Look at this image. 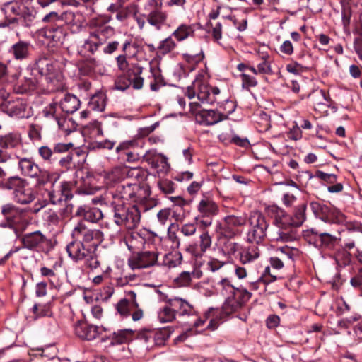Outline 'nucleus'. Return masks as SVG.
<instances>
[{
    "mask_svg": "<svg viewBox=\"0 0 362 362\" xmlns=\"http://www.w3.org/2000/svg\"><path fill=\"white\" fill-rule=\"evenodd\" d=\"M132 47V43L129 40H126L122 45V52L124 54L119 55L117 58V64L119 68H123L128 66L127 57L129 54V49Z\"/></svg>",
    "mask_w": 362,
    "mask_h": 362,
    "instance_id": "obj_49",
    "label": "nucleus"
},
{
    "mask_svg": "<svg viewBox=\"0 0 362 362\" xmlns=\"http://www.w3.org/2000/svg\"><path fill=\"white\" fill-rule=\"evenodd\" d=\"M127 298L130 301V303L133 307H136V310H134L132 314V318L133 321H138L141 320L144 316V312L141 308H139V304L136 301V294L133 291H129L126 293Z\"/></svg>",
    "mask_w": 362,
    "mask_h": 362,
    "instance_id": "obj_41",
    "label": "nucleus"
},
{
    "mask_svg": "<svg viewBox=\"0 0 362 362\" xmlns=\"http://www.w3.org/2000/svg\"><path fill=\"white\" fill-rule=\"evenodd\" d=\"M125 172L126 166H117L112 169L108 177L112 181H119L126 177Z\"/></svg>",
    "mask_w": 362,
    "mask_h": 362,
    "instance_id": "obj_52",
    "label": "nucleus"
},
{
    "mask_svg": "<svg viewBox=\"0 0 362 362\" xmlns=\"http://www.w3.org/2000/svg\"><path fill=\"white\" fill-rule=\"evenodd\" d=\"M206 69H202L200 74L194 81V86H197V98L203 104L212 105L218 101L220 95V89L218 87L209 86L205 81Z\"/></svg>",
    "mask_w": 362,
    "mask_h": 362,
    "instance_id": "obj_11",
    "label": "nucleus"
},
{
    "mask_svg": "<svg viewBox=\"0 0 362 362\" xmlns=\"http://www.w3.org/2000/svg\"><path fill=\"white\" fill-rule=\"evenodd\" d=\"M103 330V328L89 325L86 322L78 321L74 325V332L79 338L86 340L95 339Z\"/></svg>",
    "mask_w": 362,
    "mask_h": 362,
    "instance_id": "obj_19",
    "label": "nucleus"
},
{
    "mask_svg": "<svg viewBox=\"0 0 362 362\" xmlns=\"http://www.w3.org/2000/svg\"><path fill=\"white\" fill-rule=\"evenodd\" d=\"M39 35L45 37L49 41L52 46H57L62 44L65 39L66 33L61 26L55 28H45L39 31Z\"/></svg>",
    "mask_w": 362,
    "mask_h": 362,
    "instance_id": "obj_21",
    "label": "nucleus"
},
{
    "mask_svg": "<svg viewBox=\"0 0 362 362\" xmlns=\"http://www.w3.org/2000/svg\"><path fill=\"white\" fill-rule=\"evenodd\" d=\"M132 331L130 329H121L115 332L111 337V345L122 344L127 343L130 338Z\"/></svg>",
    "mask_w": 362,
    "mask_h": 362,
    "instance_id": "obj_40",
    "label": "nucleus"
},
{
    "mask_svg": "<svg viewBox=\"0 0 362 362\" xmlns=\"http://www.w3.org/2000/svg\"><path fill=\"white\" fill-rule=\"evenodd\" d=\"M240 245L239 243L231 241L228 239L223 245V250L230 255H234L240 250Z\"/></svg>",
    "mask_w": 362,
    "mask_h": 362,
    "instance_id": "obj_58",
    "label": "nucleus"
},
{
    "mask_svg": "<svg viewBox=\"0 0 362 362\" xmlns=\"http://www.w3.org/2000/svg\"><path fill=\"white\" fill-rule=\"evenodd\" d=\"M239 255L240 263L244 266H247L259 259L260 250L257 246L250 245L243 248Z\"/></svg>",
    "mask_w": 362,
    "mask_h": 362,
    "instance_id": "obj_27",
    "label": "nucleus"
},
{
    "mask_svg": "<svg viewBox=\"0 0 362 362\" xmlns=\"http://www.w3.org/2000/svg\"><path fill=\"white\" fill-rule=\"evenodd\" d=\"M197 53H186L183 54V58L185 59V61L192 66H198L199 64L202 62L204 58L202 49L200 47H197Z\"/></svg>",
    "mask_w": 362,
    "mask_h": 362,
    "instance_id": "obj_48",
    "label": "nucleus"
},
{
    "mask_svg": "<svg viewBox=\"0 0 362 362\" xmlns=\"http://www.w3.org/2000/svg\"><path fill=\"white\" fill-rule=\"evenodd\" d=\"M75 216H83L85 220L90 223H97L103 217L102 211L98 208H87L86 206L78 207Z\"/></svg>",
    "mask_w": 362,
    "mask_h": 362,
    "instance_id": "obj_26",
    "label": "nucleus"
},
{
    "mask_svg": "<svg viewBox=\"0 0 362 362\" xmlns=\"http://www.w3.org/2000/svg\"><path fill=\"white\" fill-rule=\"evenodd\" d=\"M37 151L40 157L45 163L53 164L58 160V158L55 156L53 148H51L48 146L39 147Z\"/></svg>",
    "mask_w": 362,
    "mask_h": 362,
    "instance_id": "obj_39",
    "label": "nucleus"
},
{
    "mask_svg": "<svg viewBox=\"0 0 362 362\" xmlns=\"http://www.w3.org/2000/svg\"><path fill=\"white\" fill-rule=\"evenodd\" d=\"M173 310L175 316H193L195 314L194 307L185 299L180 298H170L167 300Z\"/></svg>",
    "mask_w": 362,
    "mask_h": 362,
    "instance_id": "obj_24",
    "label": "nucleus"
},
{
    "mask_svg": "<svg viewBox=\"0 0 362 362\" xmlns=\"http://www.w3.org/2000/svg\"><path fill=\"white\" fill-rule=\"evenodd\" d=\"M197 211L200 216H215L219 212V207L216 202L210 196L203 195L199 202Z\"/></svg>",
    "mask_w": 362,
    "mask_h": 362,
    "instance_id": "obj_22",
    "label": "nucleus"
},
{
    "mask_svg": "<svg viewBox=\"0 0 362 362\" xmlns=\"http://www.w3.org/2000/svg\"><path fill=\"white\" fill-rule=\"evenodd\" d=\"M71 235L72 241L66 247L69 256L76 262L83 261L86 267L90 270L98 269L101 260L97 251L104 240L103 231L80 221L75 226Z\"/></svg>",
    "mask_w": 362,
    "mask_h": 362,
    "instance_id": "obj_1",
    "label": "nucleus"
},
{
    "mask_svg": "<svg viewBox=\"0 0 362 362\" xmlns=\"http://www.w3.org/2000/svg\"><path fill=\"white\" fill-rule=\"evenodd\" d=\"M245 215L229 214L226 216L222 222L217 224L216 231L220 236L231 239L240 233L239 228L245 226L247 223Z\"/></svg>",
    "mask_w": 362,
    "mask_h": 362,
    "instance_id": "obj_8",
    "label": "nucleus"
},
{
    "mask_svg": "<svg viewBox=\"0 0 362 362\" xmlns=\"http://www.w3.org/2000/svg\"><path fill=\"white\" fill-rule=\"evenodd\" d=\"M154 336V346H163L170 337V331L168 327L153 329Z\"/></svg>",
    "mask_w": 362,
    "mask_h": 362,
    "instance_id": "obj_45",
    "label": "nucleus"
},
{
    "mask_svg": "<svg viewBox=\"0 0 362 362\" xmlns=\"http://www.w3.org/2000/svg\"><path fill=\"white\" fill-rule=\"evenodd\" d=\"M159 189L165 194H173L175 191V184L170 180H163L158 183Z\"/></svg>",
    "mask_w": 362,
    "mask_h": 362,
    "instance_id": "obj_56",
    "label": "nucleus"
},
{
    "mask_svg": "<svg viewBox=\"0 0 362 362\" xmlns=\"http://www.w3.org/2000/svg\"><path fill=\"white\" fill-rule=\"evenodd\" d=\"M306 209L305 203L300 204L295 207L293 214L288 216L283 209L272 206L271 212L274 215V223L276 228L269 232V240L282 243L292 240L293 235L289 231V227H299L304 223Z\"/></svg>",
    "mask_w": 362,
    "mask_h": 362,
    "instance_id": "obj_2",
    "label": "nucleus"
},
{
    "mask_svg": "<svg viewBox=\"0 0 362 362\" xmlns=\"http://www.w3.org/2000/svg\"><path fill=\"white\" fill-rule=\"evenodd\" d=\"M240 76L243 88L249 89L250 87H254L257 85V81L253 76L247 74H242Z\"/></svg>",
    "mask_w": 362,
    "mask_h": 362,
    "instance_id": "obj_61",
    "label": "nucleus"
},
{
    "mask_svg": "<svg viewBox=\"0 0 362 362\" xmlns=\"http://www.w3.org/2000/svg\"><path fill=\"white\" fill-rule=\"evenodd\" d=\"M312 232L318 237L320 241L319 247L320 250L334 251L340 245L341 237L339 236L333 235L327 232H314L313 230Z\"/></svg>",
    "mask_w": 362,
    "mask_h": 362,
    "instance_id": "obj_23",
    "label": "nucleus"
},
{
    "mask_svg": "<svg viewBox=\"0 0 362 362\" xmlns=\"http://www.w3.org/2000/svg\"><path fill=\"white\" fill-rule=\"evenodd\" d=\"M40 274L42 276L47 277L49 281L52 284H54L57 279V274L54 272V271L46 267H42L40 268Z\"/></svg>",
    "mask_w": 362,
    "mask_h": 362,
    "instance_id": "obj_63",
    "label": "nucleus"
},
{
    "mask_svg": "<svg viewBox=\"0 0 362 362\" xmlns=\"http://www.w3.org/2000/svg\"><path fill=\"white\" fill-rule=\"evenodd\" d=\"M141 70L137 69V71H134V69H127L115 80V88L124 91L132 85L134 89H141L144 85V78L140 76Z\"/></svg>",
    "mask_w": 362,
    "mask_h": 362,
    "instance_id": "obj_14",
    "label": "nucleus"
},
{
    "mask_svg": "<svg viewBox=\"0 0 362 362\" xmlns=\"http://www.w3.org/2000/svg\"><path fill=\"white\" fill-rule=\"evenodd\" d=\"M144 142L142 141L131 140L121 143L116 148L119 159L134 163L141 158L145 159L146 153L143 150Z\"/></svg>",
    "mask_w": 362,
    "mask_h": 362,
    "instance_id": "obj_10",
    "label": "nucleus"
},
{
    "mask_svg": "<svg viewBox=\"0 0 362 362\" xmlns=\"http://www.w3.org/2000/svg\"><path fill=\"white\" fill-rule=\"evenodd\" d=\"M143 189L137 183H127L126 185H118L112 197L114 201L123 202L133 201L140 202L142 201L141 192Z\"/></svg>",
    "mask_w": 362,
    "mask_h": 362,
    "instance_id": "obj_13",
    "label": "nucleus"
},
{
    "mask_svg": "<svg viewBox=\"0 0 362 362\" xmlns=\"http://www.w3.org/2000/svg\"><path fill=\"white\" fill-rule=\"evenodd\" d=\"M158 319L162 323L170 322L175 319L173 310L168 303L166 302V305L158 311Z\"/></svg>",
    "mask_w": 362,
    "mask_h": 362,
    "instance_id": "obj_42",
    "label": "nucleus"
},
{
    "mask_svg": "<svg viewBox=\"0 0 362 362\" xmlns=\"http://www.w3.org/2000/svg\"><path fill=\"white\" fill-rule=\"evenodd\" d=\"M192 281L190 272H183L175 279V283L177 286H187Z\"/></svg>",
    "mask_w": 362,
    "mask_h": 362,
    "instance_id": "obj_57",
    "label": "nucleus"
},
{
    "mask_svg": "<svg viewBox=\"0 0 362 362\" xmlns=\"http://www.w3.org/2000/svg\"><path fill=\"white\" fill-rule=\"evenodd\" d=\"M168 14L162 8L150 11L146 15L147 22L159 30L166 23Z\"/></svg>",
    "mask_w": 362,
    "mask_h": 362,
    "instance_id": "obj_28",
    "label": "nucleus"
},
{
    "mask_svg": "<svg viewBox=\"0 0 362 362\" xmlns=\"http://www.w3.org/2000/svg\"><path fill=\"white\" fill-rule=\"evenodd\" d=\"M102 45L103 41L100 38V34L94 32L90 34L88 39L85 42L84 48L94 54Z\"/></svg>",
    "mask_w": 362,
    "mask_h": 362,
    "instance_id": "obj_36",
    "label": "nucleus"
},
{
    "mask_svg": "<svg viewBox=\"0 0 362 362\" xmlns=\"http://www.w3.org/2000/svg\"><path fill=\"white\" fill-rule=\"evenodd\" d=\"M310 102L314 105H325L329 106L326 103L329 102V97L327 95L325 90L322 89H316L308 95Z\"/></svg>",
    "mask_w": 362,
    "mask_h": 362,
    "instance_id": "obj_35",
    "label": "nucleus"
},
{
    "mask_svg": "<svg viewBox=\"0 0 362 362\" xmlns=\"http://www.w3.org/2000/svg\"><path fill=\"white\" fill-rule=\"evenodd\" d=\"M126 177L137 182L143 181L146 177V172L141 168L126 167Z\"/></svg>",
    "mask_w": 362,
    "mask_h": 362,
    "instance_id": "obj_47",
    "label": "nucleus"
},
{
    "mask_svg": "<svg viewBox=\"0 0 362 362\" xmlns=\"http://www.w3.org/2000/svg\"><path fill=\"white\" fill-rule=\"evenodd\" d=\"M194 35V30L192 25L182 24L172 33L171 36L175 37L177 41L180 42L189 37H193Z\"/></svg>",
    "mask_w": 362,
    "mask_h": 362,
    "instance_id": "obj_32",
    "label": "nucleus"
},
{
    "mask_svg": "<svg viewBox=\"0 0 362 362\" xmlns=\"http://www.w3.org/2000/svg\"><path fill=\"white\" fill-rule=\"evenodd\" d=\"M56 103H50L46 106L42 112L43 117L47 119H53L54 121H56V118L58 117L56 115Z\"/></svg>",
    "mask_w": 362,
    "mask_h": 362,
    "instance_id": "obj_59",
    "label": "nucleus"
},
{
    "mask_svg": "<svg viewBox=\"0 0 362 362\" xmlns=\"http://www.w3.org/2000/svg\"><path fill=\"white\" fill-rule=\"evenodd\" d=\"M315 177L329 185H332L337 182V175L333 173H326L321 170L316 171Z\"/></svg>",
    "mask_w": 362,
    "mask_h": 362,
    "instance_id": "obj_55",
    "label": "nucleus"
},
{
    "mask_svg": "<svg viewBox=\"0 0 362 362\" xmlns=\"http://www.w3.org/2000/svg\"><path fill=\"white\" fill-rule=\"evenodd\" d=\"M276 279V276L270 274L269 267H267L261 276L259 277L256 281L250 283V288L252 290H257L261 284L266 285L274 281Z\"/></svg>",
    "mask_w": 362,
    "mask_h": 362,
    "instance_id": "obj_34",
    "label": "nucleus"
},
{
    "mask_svg": "<svg viewBox=\"0 0 362 362\" xmlns=\"http://www.w3.org/2000/svg\"><path fill=\"white\" fill-rule=\"evenodd\" d=\"M114 223L130 230L138 227L141 221V211L146 208L141 204L129 205L124 202L113 201L111 203Z\"/></svg>",
    "mask_w": 362,
    "mask_h": 362,
    "instance_id": "obj_3",
    "label": "nucleus"
},
{
    "mask_svg": "<svg viewBox=\"0 0 362 362\" xmlns=\"http://www.w3.org/2000/svg\"><path fill=\"white\" fill-rule=\"evenodd\" d=\"M55 122H57L59 128L64 132L69 133L71 132V129L74 128V123L69 118L58 117L56 118Z\"/></svg>",
    "mask_w": 362,
    "mask_h": 362,
    "instance_id": "obj_53",
    "label": "nucleus"
},
{
    "mask_svg": "<svg viewBox=\"0 0 362 362\" xmlns=\"http://www.w3.org/2000/svg\"><path fill=\"white\" fill-rule=\"evenodd\" d=\"M25 109V104L21 99L18 98L8 107V112L11 116L22 117L24 116Z\"/></svg>",
    "mask_w": 362,
    "mask_h": 362,
    "instance_id": "obj_44",
    "label": "nucleus"
},
{
    "mask_svg": "<svg viewBox=\"0 0 362 362\" xmlns=\"http://www.w3.org/2000/svg\"><path fill=\"white\" fill-rule=\"evenodd\" d=\"M227 118V115L214 110H202L196 114V121L205 126L216 124Z\"/></svg>",
    "mask_w": 362,
    "mask_h": 362,
    "instance_id": "obj_20",
    "label": "nucleus"
},
{
    "mask_svg": "<svg viewBox=\"0 0 362 362\" xmlns=\"http://www.w3.org/2000/svg\"><path fill=\"white\" fill-rule=\"evenodd\" d=\"M51 174L49 171L42 170L40 168V172L37 173V176L31 177L32 178H35V187H41L46 185L50 180Z\"/></svg>",
    "mask_w": 362,
    "mask_h": 362,
    "instance_id": "obj_54",
    "label": "nucleus"
},
{
    "mask_svg": "<svg viewBox=\"0 0 362 362\" xmlns=\"http://www.w3.org/2000/svg\"><path fill=\"white\" fill-rule=\"evenodd\" d=\"M310 206L315 216L325 222L339 224L346 219L344 214L335 207H330L318 202H310Z\"/></svg>",
    "mask_w": 362,
    "mask_h": 362,
    "instance_id": "obj_12",
    "label": "nucleus"
},
{
    "mask_svg": "<svg viewBox=\"0 0 362 362\" xmlns=\"http://www.w3.org/2000/svg\"><path fill=\"white\" fill-rule=\"evenodd\" d=\"M106 105V96L103 92H98L93 95L89 102V106L93 110L103 111Z\"/></svg>",
    "mask_w": 362,
    "mask_h": 362,
    "instance_id": "obj_38",
    "label": "nucleus"
},
{
    "mask_svg": "<svg viewBox=\"0 0 362 362\" xmlns=\"http://www.w3.org/2000/svg\"><path fill=\"white\" fill-rule=\"evenodd\" d=\"M18 168L21 174L27 177H35L37 173L40 172V168L32 158L19 157Z\"/></svg>",
    "mask_w": 362,
    "mask_h": 362,
    "instance_id": "obj_25",
    "label": "nucleus"
},
{
    "mask_svg": "<svg viewBox=\"0 0 362 362\" xmlns=\"http://www.w3.org/2000/svg\"><path fill=\"white\" fill-rule=\"evenodd\" d=\"M20 146H21L20 134L11 132L0 136V147L2 148L11 149Z\"/></svg>",
    "mask_w": 362,
    "mask_h": 362,
    "instance_id": "obj_30",
    "label": "nucleus"
},
{
    "mask_svg": "<svg viewBox=\"0 0 362 362\" xmlns=\"http://www.w3.org/2000/svg\"><path fill=\"white\" fill-rule=\"evenodd\" d=\"M4 187L13 191V199L18 204H28L35 199L33 189L29 186L28 181L18 176L7 179Z\"/></svg>",
    "mask_w": 362,
    "mask_h": 362,
    "instance_id": "obj_7",
    "label": "nucleus"
},
{
    "mask_svg": "<svg viewBox=\"0 0 362 362\" xmlns=\"http://www.w3.org/2000/svg\"><path fill=\"white\" fill-rule=\"evenodd\" d=\"M241 307L242 303L235 296H228L222 306V310L224 314L228 315L236 312Z\"/></svg>",
    "mask_w": 362,
    "mask_h": 362,
    "instance_id": "obj_33",
    "label": "nucleus"
},
{
    "mask_svg": "<svg viewBox=\"0 0 362 362\" xmlns=\"http://www.w3.org/2000/svg\"><path fill=\"white\" fill-rule=\"evenodd\" d=\"M21 241L24 248L36 252L48 253L54 247L52 240L40 230L24 234Z\"/></svg>",
    "mask_w": 362,
    "mask_h": 362,
    "instance_id": "obj_9",
    "label": "nucleus"
},
{
    "mask_svg": "<svg viewBox=\"0 0 362 362\" xmlns=\"http://www.w3.org/2000/svg\"><path fill=\"white\" fill-rule=\"evenodd\" d=\"M157 252L144 251L133 255L128 259V265L132 269H141L156 265L158 262Z\"/></svg>",
    "mask_w": 362,
    "mask_h": 362,
    "instance_id": "obj_15",
    "label": "nucleus"
},
{
    "mask_svg": "<svg viewBox=\"0 0 362 362\" xmlns=\"http://www.w3.org/2000/svg\"><path fill=\"white\" fill-rule=\"evenodd\" d=\"M72 184L70 182L64 181L57 187H54L49 192L48 197L52 204H59L63 202H69L73 198L71 192Z\"/></svg>",
    "mask_w": 362,
    "mask_h": 362,
    "instance_id": "obj_16",
    "label": "nucleus"
},
{
    "mask_svg": "<svg viewBox=\"0 0 362 362\" xmlns=\"http://www.w3.org/2000/svg\"><path fill=\"white\" fill-rule=\"evenodd\" d=\"M116 309L121 316L126 317L132 315V313L136 310V307H133L127 298H122L117 303Z\"/></svg>",
    "mask_w": 362,
    "mask_h": 362,
    "instance_id": "obj_43",
    "label": "nucleus"
},
{
    "mask_svg": "<svg viewBox=\"0 0 362 362\" xmlns=\"http://www.w3.org/2000/svg\"><path fill=\"white\" fill-rule=\"evenodd\" d=\"M1 11L4 13V21L0 23L4 28L18 23V16L21 14V7L16 2H8L4 4Z\"/></svg>",
    "mask_w": 362,
    "mask_h": 362,
    "instance_id": "obj_18",
    "label": "nucleus"
},
{
    "mask_svg": "<svg viewBox=\"0 0 362 362\" xmlns=\"http://www.w3.org/2000/svg\"><path fill=\"white\" fill-rule=\"evenodd\" d=\"M176 47V43L173 40L172 36H169L160 41L157 47V54L165 55L171 52Z\"/></svg>",
    "mask_w": 362,
    "mask_h": 362,
    "instance_id": "obj_46",
    "label": "nucleus"
},
{
    "mask_svg": "<svg viewBox=\"0 0 362 362\" xmlns=\"http://www.w3.org/2000/svg\"><path fill=\"white\" fill-rule=\"evenodd\" d=\"M220 285L222 286L221 293L223 295L233 296L235 293L236 289L230 284L228 279H222Z\"/></svg>",
    "mask_w": 362,
    "mask_h": 362,
    "instance_id": "obj_62",
    "label": "nucleus"
},
{
    "mask_svg": "<svg viewBox=\"0 0 362 362\" xmlns=\"http://www.w3.org/2000/svg\"><path fill=\"white\" fill-rule=\"evenodd\" d=\"M30 43L19 41L11 47V52L16 59H25L29 53Z\"/></svg>",
    "mask_w": 362,
    "mask_h": 362,
    "instance_id": "obj_31",
    "label": "nucleus"
},
{
    "mask_svg": "<svg viewBox=\"0 0 362 362\" xmlns=\"http://www.w3.org/2000/svg\"><path fill=\"white\" fill-rule=\"evenodd\" d=\"M182 255L180 252H169L165 255L162 264L169 268H174L181 264Z\"/></svg>",
    "mask_w": 362,
    "mask_h": 362,
    "instance_id": "obj_37",
    "label": "nucleus"
},
{
    "mask_svg": "<svg viewBox=\"0 0 362 362\" xmlns=\"http://www.w3.org/2000/svg\"><path fill=\"white\" fill-rule=\"evenodd\" d=\"M248 230L246 240L247 243L261 244L268 238L269 239V230H267L269 223L264 215L260 211H256L250 213L248 218Z\"/></svg>",
    "mask_w": 362,
    "mask_h": 362,
    "instance_id": "obj_6",
    "label": "nucleus"
},
{
    "mask_svg": "<svg viewBox=\"0 0 362 362\" xmlns=\"http://www.w3.org/2000/svg\"><path fill=\"white\" fill-rule=\"evenodd\" d=\"M153 335V329H144L140 332L139 339L147 344V348H153L154 346Z\"/></svg>",
    "mask_w": 362,
    "mask_h": 362,
    "instance_id": "obj_51",
    "label": "nucleus"
},
{
    "mask_svg": "<svg viewBox=\"0 0 362 362\" xmlns=\"http://www.w3.org/2000/svg\"><path fill=\"white\" fill-rule=\"evenodd\" d=\"M198 243L189 244L186 248L187 252L190 253L195 258H200L211 247L212 238L209 232L206 230L199 235Z\"/></svg>",
    "mask_w": 362,
    "mask_h": 362,
    "instance_id": "obj_17",
    "label": "nucleus"
},
{
    "mask_svg": "<svg viewBox=\"0 0 362 362\" xmlns=\"http://www.w3.org/2000/svg\"><path fill=\"white\" fill-rule=\"evenodd\" d=\"M251 296H252L251 293H250L249 291H247L245 289H243V290L236 289L235 293L233 294V296H235V298L242 303V305L245 302L249 300V299L251 298Z\"/></svg>",
    "mask_w": 362,
    "mask_h": 362,
    "instance_id": "obj_64",
    "label": "nucleus"
},
{
    "mask_svg": "<svg viewBox=\"0 0 362 362\" xmlns=\"http://www.w3.org/2000/svg\"><path fill=\"white\" fill-rule=\"evenodd\" d=\"M35 65L37 68H49V66L52 67H59L57 62L55 61L53 57L50 55L47 56H41L37 59L35 60Z\"/></svg>",
    "mask_w": 362,
    "mask_h": 362,
    "instance_id": "obj_50",
    "label": "nucleus"
},
{
    "mask_svg": "<svg viewBox=\"0 0 362 362\" xmlns=\"http://www.w3.org/2000/svg\"><path fill=\"white\" fill-rule=\"evenodd\" d=\"M74 211V205L69 202H65V205L63 208H62L59 211V216L61 219H69L71 218L72 214Z\"/></svg>",
    "mask_w": 362,
    "mask_h": 362,
    "instance_id": "obj_60",
    "label": "nucleus"
},
{
    "mask_svg": "<svg viewBox=\"0 0 362 362\" xmlns=\"http://www.w3.org/2000/svg\"><path fill=\"white\" fill-rule=\"evenodd\" d=\"M80 100L73 94L66 93L60 100L62 110L66 113H74L80 106Z\"/></svg>",
    "mask_w": 362,
    "mask_h": 362,
    "instance_id": "obj_29",
    "label": "nucleus"
},
{
    "mask_svg": "<svg viewBox=\"0 0 362 362\" xmlns=\"http://www.w3.org/2000/svg\"><path fill=\"white\" fill-rule=\"evenodd\" d=\"M30 76H25L31 84L46 85L51 91L59 90L64 87V77L60 69H26Z\"/></svg>",
    "mask_w": 362,
    "mask_h": 362,
    "instance_id": "obj_5",
    "label": "nucleus"
},
{
    "mask_svg": "<svg viewBox=\"0 0 362 362\" xmlns=\"http://www.w3.org/2000/svg\"><path fill=\"white\" fill-rule=\"evenodd\" d=\"M43 205L35 204L33 208H20L12 203H7L1 206V214L4 216V221L1 226L3 228H8L17 232V228L24 225L26 221V214L30 211L37 214Z\"/></svg>",
    "mask_w": 362,
    "mask_h": 362,
    "instance_id": "obj_4",
    "label": "nucleus"
}]
</instances>
